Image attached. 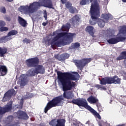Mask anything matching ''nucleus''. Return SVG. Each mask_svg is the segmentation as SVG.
Listing matches in <instances>:
<instances>
[{"label":"nucleus","mask_w":126,"mask_h":126,"mask_svg":"<svg viewBox=\"0 0 126 126\" xmlns=\"http://www.w3.org/2000/svg\"><path fill=\"white\" fill-rule=\"evenodd\" d=\"M75 33L60 32L59 31L55 32L51 38L49 40V43L53 46H59L62 45H67L70 44L73 41V37H75Z\"/></svg>","instance_id":"2"},{"label":"nucleus","mask_w":126,"mask_h":126,"mask_svg":"<svg viewBox=\"0 0 126 126\" xmlns=\"http://www.w3.org/2000/svg\"><path fill=\"white\" fill-rule=\"evenodd\" d=\"M79 46H80V45L78 43L72 44V48L73 49H76V48H79Z\"/></svg>","instance_id":"30"},{"label":"nucleus","mask_w":126,"mask_h":126,"mask_svg":"<svg viewBox=\"0 0 126 126\" xmlns=\"http://www.w3.org/2000/svg\"><path fill=\"white\" fill-rule=\"evenodd\" d=\"M0 72L2 76L5 75V74L7 73V68H6V67L5 66H1L0 67Z\"/></svg>","instance_id":"16"},{"label":"nucleus","mask_w":126,"mask_h":126,"mask_svg":"<svg viewBox=\"0 0 126 126\" xmlns=\"http://www.w3.org/2000/svg\"><path fill=\"white\" fill-rule=\"evenodd\" d=\"M126 59V51L121 53L119 57L117 58V61H121V60H125Z\"/></svg>","instance_id":"23"},{"label":"nucleus","mask_w":126,"mask_h":126,"mask_svg":"<svg viewBox=\"0 0 126 126\" xmlns=\"http://www.w3.org/2000/svg\"><path fill=\"white\" fill-rule=\"evenodd\" d=\"M99 126H102V125L100 124V123H99Z\"/></svg>","instance_id":"52"},{"label":"nucleus","mask_w":126,"mask_h":126,"mask_svg":"<svg viewBox=\"0 0 126 126\" xmlns=\"http://www.w3.org/2000/svg\"><path fill=\"white\" fill-rule=\"evenodd\" d=\"M91 17L92 20H90V24L91 25H95L97 23L98 20V17L100 16V12L99 11V7L96 1L94 3H93L91 7L90 10Z\"/></svg>","instance_id":"6"},{"label":"nucleus","mask_w":126,"mask_h":126,"mask_svg":"<svg viewBox=\"0 0 126 126\" xmlns=\"http://www.w3.org/2000/svg\"><path fill=\"white\" fill-rule=\"evenodd\" d=\"M6 39L5 36H3L0 38V43H6Z\"/></svg>","instance_id":"37"},{"label":"nucleus","mask_w":126,"mask_h":126,"mask_svg":"<svg viewBox=\"0 0 126 126\" xmlns=\"http://www.w3.org/2000/svg\"><path fill=\"white\" fill-rule=\"evenodd\" d=\"M32 97H33V94H32L27 93L25 97V98L28 99V98H32Z\"/></svg>","instance_id":"31"},{"label":"nucleus","mask_w":126,"mask_h":126,"mask_svg":"<svg viewBox=\"0 0 126 126\" xmlns=\"http://www.w3.org/2000/svg\"><path fill=\"white\" fill-rule=\"evenodd\" d=\"M23 43H26L27 44H28V43H30V40L27 39V38H25L23 40Z\"/></svg>","instance_id":"44"},{"label":"nucleus","mask_w":126,"mask_h":126,"mask_svg":"<svg viewBox=\"0 0 126 126\" xmlns=\"http://www.w3.org/2000/svg\"><path fill=\"white\" fill-rule=\"evenodd\" d=\"M65 6L67 8H69L71 6V3L69 2H65Z\"/></svg>","instance_id":"39"},{"label":"nucleus","mask_w":126,"mask_h":126,"mask_svg":"<svg viewBox=\"0 0 126 126\" xmlns=\"http://www.w3.org/2000/svg\"><path fill=\"white\" fill-rule=\"evenodd\" d=\"M74 125H75V123H74Z\"/></svg>","instance_id":"54"},{"label":"nucleus","mask_w":126,"mask_h":126,"mask_svg":"<svg viewBox=\"0 0 126 126\" xmlns=\"http://www.w3.org/2000/svg\"><path fill=\"white\" fill-rule=\"evenodd\" d=\"M90 62H91V59H84L82 60H77L75 62V64L81 70Z\"/></svg>","instance_id":"9"},{"label":"nucleus","mask_w":126,"mask_h":126,"mask_svg":"<svg viewBox=\"0 0 126 126\" xmlns=\"http://www.w3.org/2000/svg\"><path fill=\"white\" fill-rule=\"evenodd\" d=\"M80 4H81V5H84L85 4H88V3L87 2V1H86V0H82L80 2Z\"/></svg>","instance_id":"40"},{"label":"nucleus","mask_w":126,"mask_h":126,"mask_svg":"<svg viewBox=\"0 0 126 126\" xmlns=\"http://www.w3.org/2000/svg\"><path fill=\"white\" fill-rule=\"evenodd\" d=\"M18 21L19 24L21 25V26H23V27H26V26H27V23L26 22V21L21 18V17H18Z\"/></svg>","instance_id":"15"},{"label":"nucleus","mask_w":126,"mask_h":126,"mask_svg":"<svg viewBox=\"0 0 126 126\" xmlns=\"http://www.w3.org/2000/svg\"><path fill=\"white\" fill-rule=\"evenodd\" d=\"M66 0H61V1L62 2V3H65V1H66Z\"/></svg>","instance_id":"47"},{"label":"nucleus","mask_w":126,"mask_h":126,"mask_svg":"<svg viewBox=\"0 0 126 126\" xmlns=\"http://www.w3.org/2000/svg\"><path fill=\"white\" fill-rule=\"evenodd\" d=\"M5 38L6 39V42H7V41H9V40H11V39H12V37H11V35H8V33L7 35L5 36Z\"/></svg>","instance_id":"36"},{"label":"nucleus","mask_w":126,"mask_h":126,"mask_svg":"<svg viewBox=\"0 0 126 126\" xmlns=\"http://www.w3.org/2000/svg\"><path fill=\"white\" fill-rule=\"evenodd\" d=\"M15 89H17V87H15Z\"/></svg>","instance_id":"53"},{"label":"nucleus","mask_w":126,"mask_h":126,"mask_svg":"<svg viewBox=\"0 0 126 126\" xmlns=\"http://www.w3.org/2000/svg\"><path fill=\"white\" fill-rule=\"evenodd\" d=\"M100 83L102 85H106V84H112V83H115V84H120L121 83V79L116 76L113 78H104L100 80Z\"/></svg>","instance_id":"8"},{"label":"nucleus","mask_w":126,"mask_h":126,"mask_svg":"<svg viewBox=\"0 0 126 126\" xmlns=\"http://www.w3.org/2000/svg\"><path fill=\"white\" fill-rule=\"evenodd\" d=\"M36 72V70H34V69H31L29 70L27 72L28 76H34L35 75Z\"/></svg>","instance_id":"24"},{"label":"nucleus","mask_w":126,"mask_h":126,"mask_svg":"<svg viewBox=\"0 0 126 126\" xmlns=\"http://www.w3.org/2000/svg\"><path fill=\"white\" fill-rule=\"evenodd\" d=\"M61 58H62V59H68L69 57V54H62L61 56Z\"/></svg>","instance_id":"33"},{"label":"nucleus","mask_w":126,"mask_h":126,"mask_svg":"<svg viewBox=\"0 0 126 126\" xmlns=\"http://www.w3.org/2000/svg\"><path fill=\"white\" fill-rule=\"evenodd\" d=\"M122 1H123V2H126V0H122Z\"/></svg>","instance_id":"50"},{"label":"nucleus","mask_w":126,"mask_h":126,"mask_svg":"<svg viewBox=\"0 0 126 126\" xmlns=\"http://www.w3.org/2000/svg\"><path fill=\"white\" fill-rule=\"evenodd\" d=\"M15 94H16V92H15V91H14V90L12 89V90H9L4 94V97H3L2 101H5V99L10 98V97H11L12 95H15Z\"/></svg>","instance_id":"12"},{"label":"nucleus","mask_w":126,"mask_h":126,"mask_svg":"<svg viewBox=\"0 0 126 126\" xmlns=\"http://www.w3.org/2000/svg\"><path fill=\"white\" fill-rule=\"evenodd\" d=\"M58 82L59 84H62L63 91L64 93L63 95L59 96L54 98L51 101H50L47 104L44 109L45 113H47L50 109L53 107H59L62 106L63 104V98L66 99H72L74 94L73 92L69 91L71 90L75 86V83L71 80H77L79 79V74L77 72H72L68 74V77H66L64 73L61 72H58Z\"/></svg>","instance_id":"1"},{"label":"nucleus","mask_w":126,"mask_h":126,"mask_svg":"<svg viewBox=\"0 0 126 126\" xmlns=\"http://www.w3.org/2000/svg\"><path fill=\"white\" fill-rule=\"evenodd\" d=\"M18 116L19 119H20V117H24V116L26 117L25 119H28V116H27V115L24 113V112L22 111H18Z\"/></svg>","instance_id":"25"},{"label":"nucleus","mask_w":126,"mask_h":126,"mask_svg":"<svg viewBox=\"0 0 126 126\" xmlns=\"http://www.w3.org/2000/svg\"><path fill=\"white\" fill-rule=\"evenodd\" d=\"M43 5V6H45V7H48V8H52V9H55V8L53 7L52 1H51L50 0H47L46 3Z\"/></svg>","instance_id":"18"},{"label":"nucleus","mask_w":126,"mask_h":126,"mask_svg":"<svg viewBox=\"0 0 126 126\" xmlns=\"http://www.w3.org/2000/svg\"><path fill=\"white\" fill-rule=\"evenodd\" d=\"M69 28H70V25L69 24H67L66 25H63L62 27V30L63 31V32H68Z\"/></svg>","instance_id":"22"},{"label":"nucleus","mask_w":126,"mask_h":126,"mask_svg":"<svg viewBox=\"0 0 126 126\" xmlns=\"http://www.w3.org/2000/svg\"><path fill=\"white\" fill-rule=\"evenodd\" d=\"M41 6H42V3L39 2H34L29 6H20L18 8V10L22 12V13L30 14V13L35 12L37 9H38Z\"/></svg>","instance_id":"4"},{"label":"nucleus","mask_w":126,"mask_h":126,"mask_svg":"<svg viewBox=\"0 0 126 126\" xmlns=\"http://www.w3.org/2000/svg\"><path fill=\"white\" fill-rule=\"evenodd\" d=\"M11 110V103L8 104L4 108L0 107V114L8 112Z\"/></svg>","instance_id":"13"},{"label":"nucleus","mask_w":126,"mask_h":126,"mask_svg":"<svg viewBox=\"0 0 126 126\" xmlns=\"http://www.w3.org/2000/svg\"><path fill=\"white\" fill-rule=\"evenodd\" d=\"M126 39V27L123 26L120 27L119 30V32L117 34V36H116L114 34H110L109 37L107 39V43L114 45L125 40Z\"/></svg>","instance_id":"3"},{"label":"nucleus","mask_w":126,"mask_h":126,"mask_svg":"<svg viewBox=\"0 0 126 126\" xmlns=\"http://www.w3.org/2000/svg\"><path fill=\"white\" fill-rule=\"evenodd\" d=\"M93 30H94V28L93 26H89L86 28V32H88L89 34L92 36L93 38H94L95 36L94 35V32H93Z\"/></svg>","instance_id":"14"},{"label":"nucleus","mask_w":126,"mask_h":126,"mask_svg":"<svg viewBox=\"0 0 126 126\" xmlns=\"http://www.w3.org/2000/svg\"><path fill=\"white\" fill-rule=\"evenodd\" d=\"M64 124H65L64 119H58L56 126H64Z\"/></svg>","instance_id":"20"},{"label":"nucleus","mask_w":126,"mask_h":126,"mask_svg":"<svg viewBox=\"0 0 126 126\" xmlns=\"http://www.w3.org/2000/svg\"><path fill=\"white\" fill-rule=\"evenodd\" d=\"M97 24L99 27L103 28L105 26V21H103L102 19H98Z\"/></svg>","instance_id":"26"},{"label":"nucleus","mask_w":126,"mask_h":126,"mask_svg":"<svg viewBox=\"0 0 126 126\" xmlns=\"http://www.w3.org/2000/svg\"><path fill=\"white\" fill-rule=\"evenodd\" d=\"M72 103L78 105V106H81L82 107H84L86 109H87L90 112L92 113L94 116L96 117L99 120L101 119V116L98 114L95 110L93 109L90 106L88 105L87 104V101L83 98H80L78 99H73L72 101Z\"/></svg>","instance_id":"5"},{"label":"nucleus","mask_w":126,"mask_h":126,"mask_svg":"<svg viewBox=\"0 0 126 126\" xmlns=\"http://www.w3.org/2000/svg\"><path fill=\"white\" fill-rule=\"evenodd\" d=\"M0 11L2 13H5L6 12V10L5 9V7H0Z\"/></svg>","instance_id":"34"},{"label":"nucleus","mask_w":126,"mask_h":126,"mask_svg":"<svg viewBox=\"0 0 126 126\" xmlns=\"http://www.w3.org/2000/svg\"><path fill=\"white\" fill-rule=\"evenodd\" d=\"M102 17L105 20V22L108 20V19H112L113 16L110 14H103L102 15Z\"/></svg>","instance_id":"19"},{"label":"nucleus","mask_w":126,"mask_h":126,"mask_svg":"<svg viewBox=\"0 0 126 126\" xmlns=\"http://www.w3.org/2000/svg\"><path fill=\"white\" fill-rule=\"evenodd\" d=\"M18 100H20V107L19 108L20 109H22V105H23V98L22 97H18Z\"/></svg>","instance_id":"32"},{"label":"nucleus","mask_w":126,"mask_h":126,"mask_svg":"<svg viewBox=\"0 0 126 126\" xmlns=\"http://www.w3.org/2000/svg\"><path fill=\"white\" fill-rule=\"evenodd\" d=\"M18 32L16 31H11L10 32H9L8 34V35H9L10 36H14V35H16V34H17Z\"/></svg>","instance_id":"29"},{"label":"nucleus","mask_w":126,"mask_h":126,"mask_svg":"<svg viewBox=\"0 0 126 126\" xmlns=\"http://www.w3.org/2000/svg\"><path fill=\"white\" fill-rule=\"evenodd\" d=\"M88 101L90 104H95L98 102V99L92 96L88 98Z\"/></svg>","instance_id":"17"},{"label":"nucleus","mask_w":126,"mask_h":126,"mask_svg":"<svg viewBox=\"0 0 126 126\" xmlns=\"http://www.w3.org/2000/svg\"><path fill=\"white\" fill-rule=\"evenodd\" d=\"M8 0V1H12V0Z\"/></svg>","instance_id":"51"},{"label":"nucleus","mask_w":126,"mask_h":126,"mask_svg":"<svg viewBox=\"0 0 126 126\" xmlns=\"http://www.w3.org/2000/svg\"><path fill=\"white\" fill-rule=\"evenodd\" d=\"M57 122H58V120L57 119L53 120L49 122V125L52 126H57Z\"/></svg>","instance_id":"27"},{"label":"nucleus","mask_w":126,"mask_h":126,"mask_svg":"<svg viewBox=\"0 0 126 126\" xmlns=\"http://www.w3.org/2000/svg\"><path fill=\"white\" fill-rule=\"evenodd\" d=\"M7 30H8V28L7 27H1V28H0V31L1 32H3L4 31H7Z\"/></svg>","instance_id":"35"},{"label":"nucleus","mask_w":126,"mask_h":126,"mask_svg":"<svg viewBox=\"0 0 126 126\" xmlns=\"http://www.w3.org/2000/svg\"><path fill=\"white\" fill-rule=\"evenodd\" d=\"M76 11V9L73 7H71L69 9V11L71 13H74Z\"/></svg>","instance_id":"38"},{"label":"nucleus","mask_w":126,"mask_h":126,"mask_svg":"<svg viewBox=\"0 0 126 126\" xmlns=\"http://www.w3.org/2000/svg\"><path fill=\"white\" fill-rule=\"evenodd\" d=\"M27 82H28V80H27V75L26 74H22L20 76L18 84L21 86V88H23V87L27 84Z\"/></svg>","instance_id":"10"},{"label":"nucleus","mask_w":126,"mask_h":126,"mask_svg":"<svg viewBox=\"0 0 126 126\" xmlns=\"http://www.w3.org/2000/svg\"><path fill=\"white\" fill-rule=\"evenodd\" d=\"M105 34V31H100L99 32V36L101 37V36H104V34Z\"/></svg>","instance_id":"43"},{"label":"nucleus","mask_w":126,"mask_h":126,"mask_svg":"<svg viewBox=\"0 0 126 126\" xmlns=\"http://www.w3.org/2000/svg\"><path fill=\"white\" fill-rule=\"evenodd\" d=\"M47 24H48V23H45V22L42 23L43 26H46V25H47Z\"/></svg>","instance_id":"48"},{"label":"nucleus","mask_w":126,"mask_h":126,"mask_svg":"<svg viewBox=\"0 0 126 126\" xmlns=\"http://www.w3.org/2000/svg\"><path fill=\"white\" fill-rule=\"evenodd\" d=\"M86 0L87 2L88 3V4L90 3V2H92V4H93V3H94V4H95V2H96V3L98 6V8L99 9V5H98V3L97 2V0H94L93 1H92V0Z\"/></svg>","instance_id":"28"},{"label":"nucleus","mask_w":126,"mask_h":126,"mask_svg":"<svg viewBox=\"0 0 126 126\" xmlns=\"http://www.w3.org/2000/svg\"><path fill=\"white\" fill-rule=\"evenodd\" d=\"M55 58H56V59H57L58 60H61L60 58H59V55H55Z\"/></svg>","instance_id":"46"},{"label":"nucleus","mask_w":126,"mask_h":126,"mask_svg":"<svg viewBox=\"0 0 126 126\" xmlns=\"http://www.w3.org/2000/svg\"><path fill=\"white\" fill-rule=\"evenodd\" d=\"M70 23L71 25H78L80 23V17L78 15L74 16L70 21Z\"/></svg>","instance_id":"11"},{"label":"nucleus","mask_w":126,"mask_h":126,"mask_svg":"<svg viewBox=\"0 0 126 126\" xmlns=\"http://www.w3.org/2000/svg\"><path fill=\"white\" fill-rule=\"evenodd\" d=\"M38 62V60L37 58H32L27 60L26 63L27 65H28V66H29L30 67L36 66L35 68L36 74H38V73H44L45 72V68H44L42 65H37Z\"/></svg>","instance_id":"7"},{"label":"nucleus","mask_w":126,"mask_h":126,"mask_svg":"<svg viewBox=\"0 0 126 126\" xmlns=\"http://www.w3.org/2000/svg\"><path fill=\"white\" fill-rule=\"evenodd\" d=\"M116 126H125V125L120 124V125H117Z\"/></svg>","instance_id":"49"},{"label":"nucleus","mask_w":126,"mask_h":126,"mask_svg":"<svg viewBox=\"0 0 126 126\" xmlns=\"http://www.w3.org/2000/svg\"><path fill=\"white\" fill-rule=\"evenodd\" d=\"M5 26V22L3 21H0V28Z\"/></svg>","instance_id":"41"},{"label":"nucleus","mask_w":126,"mask_h":126,"mask_svg":"<svg viewBox=\"0 0 126 126\" xmlns=\"http://www.w3.org/2000/svg\"><path fill=\"white\" fill-rule=\"evenodd\" d=\"M43 14H44L43 16H44L45 20H47V11H44Z\"/></svg>","instance_id":"45"},{"label":"nucleus","mask_w":126,"mask_h":126,"mask_svg":"<svg viewBox=\"0 0 126 126\" xmlns=\"http://www.w3.org/2000/svg\"><path fill=\"white\" fill-rule=\"evenodd\" d=\"M96 87L97 88H100V89H101V90H106V88L100 85H96Z\"/></svg>","instance_id":"42"},{"label":"nucleus","mask_w":126,"mask_h":126,"mask_svg":"<svg viewBox=\"0 0 126 126\" xmlns=\"http://www.w3.org/2000/svg\"><path fill=\"white\" fill-rule=\"evenodd\" d=\"M7 52V49L6 48H2L0 47V57H4V55Z\"/></svg>","instance_id":"21"}]
</instances>
